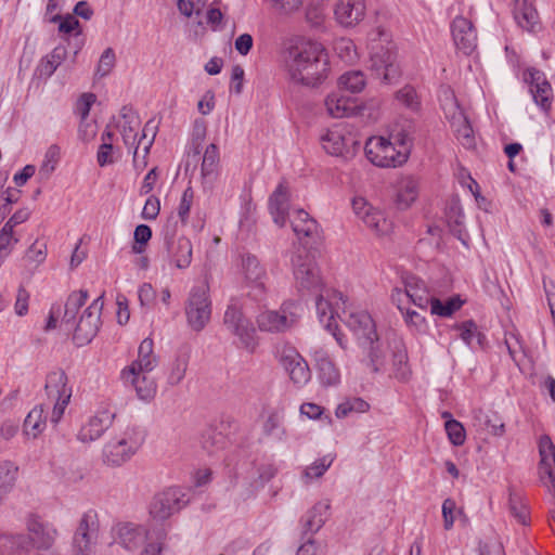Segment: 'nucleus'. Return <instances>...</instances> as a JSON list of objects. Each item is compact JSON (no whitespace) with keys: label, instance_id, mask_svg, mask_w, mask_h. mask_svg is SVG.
<instances>
[{"label":"nucleus","instance_id":"nucleus-1","mask_svg":"<svg viewBox=\"0 0 555 555\" xmlns=\"http://www.w3.org/2000/svg\"><path fill=\"white\" fill-rule=\"evenodd\" d=\"M315 307L320 322L333 334L341 348H346V343L343 335L337 332L336 318L354 333L360 343L369 337H375L376 328L372 317L366 311L348 305L343 293L326 289L317 297Z\"/></svg>","mask_w":555,"mask_h":555},{"label":"nucleus","instance_id":"nucleus-2","mask_svg":"<svg viewBox=\"0 0 555 555\" xmlns=\"http://www.w3.org/2000/svg\"><path fill=\"white\" fill-rule=\"evenodd\" d=\"M284 65L292 81L315 87L328 75V56L322 43L298 40L284 53Z\"/></svg>","mask_w":555,"mask_h":555},{"label":"nucleus","instance_id":"nucleus-3","mask_svg":"<svg viewBox=\"0 0 555 555\" xmlns=\"http://www.w3.org/2000/svg\"><path fill=\"white\" fill-rule=\"evenodd\" d=\"M371 69L384 83L391 85L401 76L397 52L389 31L377 27L370 34Z\"/></svg>","mask_w":555,"mask_h":555},{"label":"nucleus","instance_id":"nucleus-4","mask_svg":"<svg viewBox=\"0 0 555 555\" xmlns=\"http://www.w3.org/2000/svg\"><path fill=\"white\" fill-rule=\"evenodd\" d=\"M144 440V431L139 426H126L124 430L105 443L103 448L104 463L113 467L121 466L139 451Z\"/></svg>","mask_w":555,"mask_h":555},{"label":"nucleus","instance_id":"nucleus-5","mask_svg":"<svg viewBox=\"0 0 555 555\" xmlns=\"http://www.w3.org/2000/svg\"><path fill=\"white\" fill-rule=\"evenodd\" d=\"M28 530V539L23 534L0 535V547L10 544L11 547L16 546L18 548H27L29 544L39 548H50L56 538L57 531L52 526L44 524L37 516H29L26 522Z\"/></svg>","mask_w":555,"mask_h":555},{"label":"nucleus","instance_id":"nucleus-6","mask_svg":"<svg viewBox=\"0 0 555 555\" xmlns=\"http://www.w3.org/2000/svg\"><path fill=\"white\" fill-rule=\"evenodd\" d=\"M223 325L237 338L240 347L253 352L257 346L256 328L243 312V307L235 298L230 300L223 315Z\"/></svg>","mask_w":555,"mask_h":555},{"label":"nucleus","instance_id":"nucleus-7","mask_svg":"<svg viewBox=\"0 0 555 555\" xmlns=\"http://www.w3.org/2000/svg\"><path fill=\"white\" fill-rule=\"evenodd\" d=\"M364 152L366 158L380 168H395L409 158V151L401 149L385 137H371L366 140Z\"/></svg>","mask_w":555,"mask_h":555},{"label":"nucleus","instance_id":"nucleus-8","mask_svg":"<svg viewBox=\"0 0 555 555\" xmlns=\"http://www.w3.org/2000/svg\"><path fill=\"white\" fill-rule=\"evenodd\" d=\"M184 311L186 323L194 332H201L206 327L211 317V300L206 285L202 284L191 288Z\"/></svg>","mask_w":555,"mask_h":555},{"label":"nucleus","instance_id":"nucleus-9","mask_svg":"<svg viewBox=\"0 0 555 555\" xmlns=\"http://www.w3.org/2000/svg\"><path fill=\"white\" fill-rule=\"evenodd\" d=\"M44 390L48 399L54 402L51 423L57 424L64 415L73 392L66 373L63 370L50 372L46 377Z\"/></svg>","mask_w":555,"mask_h":555},{"label":"nucleus","instance_id":"nucleus-10","mask_svg":"<svg viewBox=\"0 0 555 555\" xmlns=\"http://www.w3.org/2000/svg\"><path fill=\"white\" fill-rule=\"evenodd\" d=\"M100 521L96 511L88 509L78 522L73 537L72 555H91L98 542Z\"/></svg>","mask_w":555,"mask_h":555},{"label":"nucleus","instance_id":"nucleus-11","mask_svg":"<svg viewBox=\"0 0 555 555\" xmlns=\"http://www.w3.org/2000/svg\"><path fill=\"white\" fill-rule=\"evenodd\" d=\"M241 272L244 279V285L248 289L247 296L258 302L264 300L268 291V274L259 259L251 254L243 255Z\"/></svg>","mask_w":555,"mask_h":555},{"label":"nucleus","instance_id":"nucleus-12","mask_svg":"<svg viewBox=\"0 0 555 555\" xmlns=\"http://www.w3.org/2000/svg\"><path fill=\"white\" fill-rule=\"evenodd\" d=\"M292 264L296 285L299 289L319 292L318 297L330 289L324 286L320 270L308 254H296L292 258Z\"/></svg>","mask_w":555,"mask_h":555},{"label":"nucleus","instance_id":"nucleus-13","mask_svg":"<svg viewBox=\"0 0 555 555\" xmlns=\"http://www.w3.org/2000/svg\"><path fill=\"white\" fill-rule=\"evenodd\" d=\"M322 144L326 153L345 159L353 157L360 147L358 135L347 126L328 129L322 137Z\"/></svg>","mask_w":555,"mask_h":555},{"label":"nucleus","instance_id":"nucleus-14","mask_svg":"<svg viewBox=\"0 0 555 555\" xmlns=\"http://www.w3.org/2000/svg\"><path fill=\"white\" fill-rule=\"evenodd\" d=\"M189 500L179 487H170L157 493L150 504V515L154 520L164 521L180 512Z\"/></svg>","mask_w":555,"mask_h":555},{"label":"nucleus","instance_id":"nucleus-15","mask_svg":"<svg viewBox=\"0 0 555 555\" xmlns=\"http://www.w3.org/2000/svg\"><path fill=\"white\" fill-rule=\"evenodd\" d=\"M102 297L100 296L87 307L75 323L73 333V340L77 346H85L89 344L96 335L100 327V315L103 308Z\"/></svg>","mask_w":555,"mask_h":555},{"label":"nucleus","instance_id":"nucleus-16","mask_svg":"<svg viewBox=\"0 0 555 555\" xmlns=\"http://www.w3.org/2000/svg\"><path fill=\"white\" fill-rule=\"evenodd\" d=\"M295 305L293 302H284L279 310H266L257 315L256 322L261 332L284 333L292 328L297 317L291 310Z\"/></svg>","mask_w":555,"mask_h":555},{"label":"nucleus","instance_id":"nucleus-17","mask_svg":"<svg viewBox=\"0 0 555 555\" xmlns=\"http://www.w3.org/2000/svg\"><path fill=\"white\" fill-rule=\"evenodd\" d=\"M166 259L179 270H184L192 262L193 246L185 236L176 237L175 235H165Z\"/></svg>","mask_w":555,"mask_h":555},{"label":"nucleus","instance_id":"nucleus-18","mask_svg":"<svg viewBox=\"0 0 555 555\" xmlns=\"http://www.w3.org/2000/svg\"><path fill=\"white\" fill-rule=\"evenodd\" d=\"M352 207L363 223L376 235H385L391 230V222L384 214L372 207L363 198L354 199Z\"/></svg>","mask_w":555,"mask_h":555},{"label":"nucleus","instance_id":"nucleus-19","mask_svg":"<svg viewBox=\"0 0 555 555\" xmlns=\"http://www.w3.org/2000/svg\"><path fill=\"white\" fill-rule=\"evenodd\" d=\"M150 373L125 367L121 371V379L125 385L131 386L135 390L139 399L149 401L155 397L157 390L156 382Z\"/></svg>","mask_w":555,"mask_h":555},{"label":"nucleus","instance_id":"nucleus-20","mask_svg":"<svg viewBox=\"0 0 555 555\" xmlns=\"http://www.w3.org/2000/svg\"><path fill=\"white\" fill-rule=\"evenodd\" d=\"M451 33L457 50L465 55L472 54L477 47V33L473 23L463 17L456 16L451 24Z\"/></svg>","mask_w":555,"mask_h":555},{"label":"nucleus","instance_id":"nucleus-21","mask_svg":"<svg viewBox=\"0 0 555 555\" xmlns=\"http://www.w3.org/2000/svg\"><path fill=\"white\" fill-rule=\"evenodd\" d=\"M115 412L109 409L99 410L80 428L77 438L81 442H91L99 439L102 434L113 424Z\"/></svg>","mask_w":555,"mask_h":555},{"label":"nucleus","instance_id":"nucleus-22","mask_svg":"<svg viewBox=\"0 0 555 555\" xmlns=\"http://www.w3.org/2000/svg\"><path fill=\"white\" fill-rule=\"evenodd\" d=\"M115 543L128 551L138 550L141 544L150 539V531L143 526L132 522L118 524L115 527Z\"/></svg>","mask_w":555,"mask_h":555},{"label":"nucleus","instance_id":"nucleus-23","mask_svg":"<svg viewBox=\"0 0 555 555\" xmlns=\"http://www.w3.org/2000/svg\"><path fill=\"white\" fill-rule=\"evenodd\" d=\"M365 0H338L334 8L337 23L343 27H354L365 16Z\"/></svg>","mask_w":555,"mask_h":555},{"label":"nucleus","instance_id":"nucleus-24","mask_svg":"<svg viewBox=\"0 0 555 555\" xmlns=\"http://www.w3.org/2000/svg\"><path fill=\"white\" fill-rule=\"evenodd\" d=\"M157 126L151 119L146 121L138 138L133 149V165L138 170H142L147 165V156L156 137Z\"/></svg>","mask_w":555,"mask_h":555},{"label":"nucleus","instance_id":"nucleus-25","mask_svg":"<svg viewBox=\"0 0 555 555\" xmlns=\"http://www.w3.org/2000/svg\"><path fill=\"white\" fill-rule=\"evenodd\" d=\"M360 346L365 354L362 361L373 372H379L386 363L387 347L380 341L377 334H375V337H369L361 341Z\"/></svg>","mask_w":555,"mask_h":555},{"label":"nucleus","instance_id":"nucleus-26","mask_svg":"<svg viewBox=\"0 0 555 555\" xmlns=\"http://www.w3.org/2000/svg\"><path fill=\"white\" fill-rule=\"evenodd\" d=\"M319 382L325 387L336 386L340 382V373L334 361L322 349L313 352Z\"/></svg>","mask_w":555,"mask_h":555},{"label":"nucleus","instance_id":"nucleus-27","mask_svg":"<svg viewBox=\"0 0 555 555\" xmlns=\"http://www.w3.org/2000/svg\"><path fill=\"white\" fill-rule=\"evenodd\" d=\"M327 114L333 118H345L356 114V100L343 93V90H336L330 93L325 99Z\"/></svg>","mask_w":555,"mask_h":555},{"label":"nucleus","instance_id":"nucleus-28","mask_svg":"<svg viewBox=\"0 0 555 555\" xmlns=\"http://www.w3.org/2000/svg\"><path fill=\"white\" fill-rule=\"evenodd\" d=\"M530 78V92L534 102L544 111L551 107L552 87L544 79L543 74L537 69L528 70Z\"/></svg>","mask_w":555,"mask_h":555},{"label":"nucleus","instance_id":"nucleus-29","mask_svg":"<svg viewBox=\"0 0 555 555\" xmlns=\"http://www.w3.org/2000/svg\"><path fill=\"white\" fill-rule=\"evenodd\" d=\"M121 121L118 125L122 141L126 146L135 145L139 138L138 129L140 127V118L138 114L129 106H122L120 109Z\"/></svg>","mask_w":555,"mask_h":555},{"label":"nucleus","instance_id":"nucleus-30","mask_svg":"<svg viewBox=\"0 0 555 555\" xmlns=\"http://www.w3.org/2000/svg\"><path fill=\"white\" fill-rule=\"evenodd\" d=\"M403 286L410 297L411 302L422 310H427L431 296L423 280L415 275H406L403 278Z\"/></svg>","mask_w":555,"mask_h":555},{"label":"nucleus","instance_id":"nucleus-31","mask_svg":"<svg viewBox=\"0 0 555 555\" xmlns=\"http://www.w3.org/2000/svg\"><path fill=\"white\" fill-rule=\"evenodd\" d=\"M89 295L86 289L73 292L66 299L64 312L61 317V326L70 332L76 323V317L80 308L86 304Z\"/></svg>","mask_w":555,"mask_h":555},{"label":"nucleus","instance_id":"nucleus-32","mask_svg":"<svg viewBox=\"0 0 555 555\" xmlns=\"http://www.w3.org/2000/svg\"><path fill=\"white\" fill-rule=\"evenodd\" d=\"M219 168V150L214 143L207 145L201 165V177L204 189H210L215 182Z\"/></svg>","mask_w":555,"mask_h":555},{"label":"nucleus","instance_id":"nucleus-33","mask_svg":"<svg viewBox=\"0 0 555 555\" xmlns=\"http://www.w3.org/2000/svg\"><path fill=\"white\" fill-rule=\"evenodd\" d=\"M330 508L331 503L328 500H322L315 503L302 519L304 532L306 534L318 532L330 517Z\"/></svg>","mask_w":555,"mask_h":555},{"label":"nucleus","instance_id":"nucleus-34","mask_svg":"<svg viewBox=\"0 0 555 555\" xmlns=\"http://www.w3.org/2000/svg\"><path fill=\"white\" fill-rule=\"evenodd\" d=\"M514 18L521 28L534 31L539 26V14L533 0H515Z\"/></svg>","mask_w":555,"mask_h":555},{"label":"nucleus","instance_id":"nucleus-35","mask_svg":"<svg viewBox=\"0 0 555 555\" xmlns=\"http://www.w3.org/2000/svg\"><path fill=\"white\" fill-rule=\"evenodd\" d=\"M420 183L414 177L408 176L399 180L397 186L396 204L399 209L409 208L418 197Z\"/></svg>","mask_w":555,"mask_h":555},{"label":"nucleus","instance_id":"nucleus-36","mask_svg":"<svg viewBox=\"0 0 555 555\" xmlns=\"http://www.w3.org/2000/svg\"><path fill=\"white\" fill-rule=\"evenodd\" d=\"M190 358V347H181L177 351L168 367L167 382L169 385L177 386L183 380L189 366Z\"/></svg>","mask_w":555,"mask_h":555},{"label":"nucleus","instance_id":"nucleus-37","mask_svg":"<svg viewBox=\"0 0 555 555\" xmlns=\"http://www.w3.org/2000/svg\"><path fill=\"white\" fill-rule=\"evenodd\" d=\"M451 126L457 141L466 149L475 146L474 130L464 113L457 109L451 118Z\"/></svg>","mask_w":555,"mask_h":555},{"label":"nucleus","instance_id":"nucleus-38","mask_svg":"<svg viewBox=\"0 0 555 555\" xmlns=\"http://www.w3.org/2000/svg\"><path fill=\"white\" fill-rule=\"evenodd\" d=\"M269 208L274 222L280 227H284L288 209V196L286 188L283 184H279L274 193L271 195Z\"/></svg>","mask_w":555,"mask_h":555},{"label":"nucleus","instance_id":"nucleus-39","mask_svg":"<svg viewBox=\"0 0 555 555\" xmlns=\"http://www.w3.org/2000/svg\"><path fill=\"white\" fill-rule=\"evenodd\" d=\"M153 340L145 338L139 346L138 358L127 367H133L138 371L152 372L158 363L157 357L153 351Z\"/></svg>","mask_w":555,"mask_h":555},{"label":"nucleus","instance_id":"nucleus-40","mask_svg":"<svg viewBox=\"0 0 555 555\" xmlns=\"http://www.w3.org/2000/svg\"><path fill=\"white\" fill-rule=\"evenodd\" d=\"M291 224L294 233L301 237H310L317 234L318 223L304 209H297L291 215Z\"/></svg>","mask_w":555,"mask_h":555},{"label":"nucleus","instance_id":"nucleus-41","mask_svg":"<svg viewBox=\"0 0 555 555\" xmlns=\"http://www.w3.org/2000/svg\"><path fill=\"white\" fill-rule=\"evenodd\" d=\"M414 133L415 125L413 120L400 118L392 125L390 135L398 146H400L401 149L404 147L410 152Z\"/></svg>","mask_w":555,"mask_h":555},{"label":"nucleus","instance_id":"nucleus-42","mask_svg":"<svg viewBox=\"0 0 555 555\" xmlns=\"http://www.w3.org/2000/svg\"><path fill=\"white\" fill-rule=\"evenodd\" d=\"M47 415L42 404L36 405L24 421V431L27 436L37 438L46 428Z\"/></svg>","mask_w":555,"mask_h":555},{"label":"nucleus","instance_id":"nucleus-43","mask_svg":"<svg viewBox=\"0 0 555 555\" xmlns=\"http://www.w3.org/2000/svg\"><path fill=\"white\" fill-rule=\"evenodd\" d=\"M66 49L64 47H56L53 51L41 60L39 64V73L41 76L50 77L62 64L66 57Z\"/></svg>","mask_w":555,"mask_h":555},{"label":"nucleus","instance_id":"nucleus-44","mask_svg":"<svg viewBox=\"0 0 555 555\" xmlns=\"http://www.w3.org/2000/svg\"><path fill=\"white\" fill-rule=\"evenodd\" d=\"M366 85V79L361 70H350L343 74L338 79V86L341 90L351 93L361 92Z\"/></svg>","mask_w":555,"mask_h":555},{"label":"nucleus","instance_id":"nucleus-45","mask_svg":"<svg viewBox=\"0 0 555 555\" xmlns=\"http://www.w3.org/2000/svg\"><path fill=\"white\" fill-rule=\"evenodd\" d=\"M397 102L405 108L417 112L421 107V100L415 90L411 85H405L395 93Z\"/></svg>","mask_w":555,"mask_h":555},{"label":"nucleus","instance_id":"nucleus-46","mask_svg":"<svg viewBox=\"0 0 555 555\" xmlns=\"http://www.w3.org/2000/svg\"><path fill=\"white\" fill-rule=\"evenodd\" d=\"M332 455H324L323 457L314 461L311 465L307 466L304 470L302 477L306 481H310L314 478H320L330 468L333 463Z\"/></svg>","mask_w":555,"mask_h":555},{"label":"nucleus","instance_id":"nucleus-47","mask_svg":"<svg viewBox=\"0 0 555 555\" xmlns=\"http://www.w3.org/2000/svg\"><path fill=\"white\" fill-rule=\"evenodd\" d=\"M305 361L301 354L293 347H284L280 354V363L287 372L288 376L294 373V370L299 365V362Z\"/></svg>","mask_w":555,"mask_h":555},{"label":"nucleus","instance_id":"nucleus-48","mask_svg":"<svg viewBox=\"0 0 555 555\" xmlns=\"http://www.w3.org/2000/svg\"><path fill=\"white\" fill-rule=\"evenodd\" d=\"M455 327L460 331V337L466 345L470 346L475 337L479 345L482 344L485 336L478 332L477 324L473 320L464 321Z\"/></svg>","mask_w":555,"mask_h":555},{"label":"nucleus","instance_id":"nucleus-49","mask_svg":"<svg viewBox=\"0 0 555 555\" xmlns=\"http://www.w3.org/2000/svg\"><path fill=\"white\" fill-rule=\"evenodd\" d=\"M201 443L203 449L212 454L223 447L224 438L221 433H217L214 429H208L202 435Z\"/></svg>","mask_w":555,"mask_h":555},{"label":"nucleus","instance_id":"nucleus-50","mask_svg":"<svg viewBox=\"0 0 555 555\" xmlns=\"http://www.w3.org/2000/svg\"><path fill=\"white\" fill-rule=\"evenodd\" d=\"M404 322L409 326V328L415 333H426L428 330V325L426 319L415 310H411L410 308L405 309L402 313Z\"/></svg>","mask_w":555,"mask_h":555},{"label":"nucleus","instance_id":"nucleus-51","mask_svg":"<svg viewBox=\"0 0 555 555\" xmlns=\"http://www.w3.org/2000/svg\"><path fill=\"white\" fill-rule=\"evenodd\" d=\"M509 512L516 518V520L521 525L528 524V508L522 503L519 495L514 492L509 493Z\"/></svg>","mask_w":555,"mask_h":555},{"label":"nucleus","instance_id":"nucleus-52","mask_svg":"<svg viewBox=\"0 0 555 555\" xmlns=\"http://www.w3.org/2000/svg\"><path fill=\"white\" fill-rule=\"evenodd\" d=\"M18 238L14 236V232L2 228L0 230V267L13 250Z\"/></svg>","mask_w":555,"mask_h":555},{"label":"nucleus","instance_id":"nucleus-53","mask_svg":"<svg viewBox=\"0 0 555 555\" xmlns=\"http://www.w3.org/2000/svg\"><path fill=\"white\" fill-rule=\"evenodd\" d=\"M444 427L452 444L462 446L465 442V429L460 422L449 420Z\"/></svg>","mask_w":555,"mask_h":555},{"label":"nucleus","instance_id":"nucleus-54","mask_svg":"<svg viewBox=\"0 0 555 555\" xmlns=\"http://www.w3.org/2000/svg\"><path fill=\"white\" fill-rule=\"evenodd\" d=\"M116 63L115 52L112 48H106L98 64L96 74L101 77L107 76L114 68Z\"/></svg>","mask_w":555,"mask_h":555},{"label":"nucleus","instance_id":"nucleus-55","mask_svg":"<svg viewBox=\"0 0 555 555\" xmlns=\"http://www.w3.org/2000/svg\"><path fill=\"white\" fill-rule=\"evenodd\" d=\"M135 244L132 246V250L135 254L143 251V245H145L152 237V230L146 224H140L135 228L133 234Z\"/></svg>","mask_w":555,"mask_h":555},{"label":"nucleus","instance_id":"nucleus-56","mask_svg":"<svg viewBox=\"0 0 555 555\" xmlns=\"http://www.w3.org/2000/svg\"><path fill=\"white\" fill-rule=\"evenodd\" d=\"M194 193L191 186L186 188L181 196L178 207V216L183 223H186L192 207Z\"/></svg>","mask_w":555,"mask_h":555},{"label":"nucleus","instance_id":"nucleus-57","mask_svg":"<svg viewBox=\"0 0 555 555\" xmlns=\"http://www.w3.org/2000/svg\"><path fill=\"white\" fill-rule=\"evenodd\" d=\"M59 158L60 147L57 145H51L46 153L44 162L40 168V173H44L48 177L54 170Z\"/></svg>","mask_w":555,"mask_h":555},{"label":"nucleus","instance_id":"nucleus-58","mask_svg":"<svg viewBox=\"0 0 555 555\" xmlns=\"http://www.w3.org/2000/svg\"><path fill=\"white\" fill-rule=\"evenodd\" d=\"M306 18L312 27L320 28L326 18L325 10L320 5H310L306 12Z\"/></svg>","mask_w":555,"mask_h":555},{"label":"nucleus","instance_id":"nucleus-59","mask_svg":"<svg viewBox=\"0 0 555 555\" xmlns=\"http://www.w3.org/2000/svg\"><path fill=\"white\" fill-rule=\"evenodd\" d=\"M291 380L298 387L306 385L311 378V372L307 361L299 362V365L291 375Z\"/></svg>","mask_w":555,"mask_h":555},{"label":"nucleus","instance_id":"nucleus-60","mask_svg":"<svg viewBox=\"0 0 555 555\" xmlns=\"http://www.w3.org/2000/svg\"><path fill=\"white\" fill-rule=\"evenodd\" d=\"M456 503L454 500L448 498L442 503V517L443 527L446 530H450L455 520Z\"/></svg>","mask_w":555,"mask_h":555},{"label":"nucleus","instance_id":"nucleus-61","mask_svg":"<svg viewBox=\"0 0 555 555\" xmlns=\"http://www.w3.org/2000/svg\"><path fill=\"white\" fill-rule=\"evenodd\" d=\"M165 539V534L163 531H158L155 534V539L153 540L152 534L150 533V539H146L145 541H149L145 545L143 552L141 555H160V552L163 550V540Z\"/></svg>","mask_w":555,"mask_h":555},{"label":"nucleus","instance_id":"nucleus-62","mask_svg":"<svg viewBox=\"0 0 555 555\" xmlns=\"http://www.w3.org/2000/svg\"><path fill=\"white\" fill-rule=\"evenodd\" d=\"M94 102L95 95L93 93H83L78 99L76 104V112L81 117V120H86Z\"/></svg>","mask_w":555,"mask_h":555},{"label":"nucleus","instance_id":"nucleus-63","mask_svg":"<svg viewBox=\"0 0 555 555\" xmlns=\"http://www.w3.org/2000/svg\"><path fill=\"white\" fill-rule=\"evenodd\" d=\"M26 257L29 261L41 263L47 257V246L43 243L35 242L27 250Z\"/></svg>","mask_w":555,"mask_h":555},{"label":"nucleus","instance_id":"nucleus-64","mask_svg":"<svg viewBox=\"0 0 555 555\" xmlns=\"http://www.w3.org/2000/svg\"><path fill=\"white\" fill-rule=\"evenodd\" d=\"M51 21L53 23L60 21L59 30L64 34H70L79 27V21L70 14H67L63 18L60 15H55Z\"/></svg>","mask_w":555,"mask_h":555}]
</instances>
